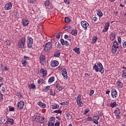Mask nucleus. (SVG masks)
<instances>
[{
	"label": "nucleus",
	"instance_id": "1",
	"mask_svg": "<svg viewBox=\"0 0 126 126\" xmlns=\"http://www.w3.org/2000/svg\"><path fill=\"white\" fill-rule=\"evenodd\" d=\"M93 69L96 72H100L101 74L104 73V67H103V65H102L101 63H97V64H94L93 66Z\"/></svg>",
	"mask_w": 126,
	"mask_h": 126
},
{
	"label": "nucleus",
	"instance_id": "2",
	"mask_svg": "<svg viewBox=\"0 0 126 126\" xmlns=\"http://www.w3.org/2000/svg\"><path fill=\"white\" fill-rule=\"evenodd\" d=\"M33 42L34 40L33 39V38L31 37H29L27 40L28 48H32Z\"/></svg>",
	"mask_w": 126,
	"mask_h": 126
},
{
	"label": "nucleus",
	"instance_id": "3",
	"mask_svg": "<svg viewBox=\"0 0 126 126\" xmlns=\"http://www.w3.org/2000/svg\"><path fill=\"white\" fill-rule=\"evenodd\" d=\"M24 45H25V37H22L21 40L18 43V46L21 49H23Z\"/></svg>",
	"mask_w": 126,
	"mask_h": 126
},
{
	"label": "nucleus",
	"instance_id": "4",
	"mask_svg": "<svg viewBox=\"0 0 126 126\" xmlns=\"http://www.w3.org/2000/svg\"><path fill=\"white\" fill-rule=\"evenodd\" d=\"M52 43L51 42H47L45 44V47L44 48V50L45 52H48V51H50L51 49H52Z\"/></svg>",
	"mask_w": 126,
	"mask_h": 126
},
{
	"label": "nucleus",
	"instance_id": "5",
	"mask_svg": "<svg viewBox=\"0 0 126 126\" xmlns=\"http://www.w3.org/2000/svg\"><path fill=\"white\" fill-rule=\"evenodd\" d=\"M81 25L84 28V29L86 31L87 30V27L89 26V24L88 22L85 21H82L81 22Z\"/></svg>",
	"mask_w": 126,
	"mask_h": 126
},
{
	"label": "nucleus",
	"instance_id": "6",
	"mask_svg": "<svg viewBox=\"0 0 126 126\" xmlns=\"http://www.w3.org/2000/svg\"><path fill=\"white\" fill-rule=\"evenodd\" d=\"M77 103L79 105V107H82L83 106V103H82V100H81V95L78 94L77 98Z\"/></svg>",
	"mask_w": 126,
	"mask_h": 126
},
{
	"label": "nucleus",
	"instance_id": "7",
	"mask_svg": "<svg viewBox=\"0 0 126 126\" xmlns=\"http://www.w3.org/2000/svg\"><path fill=\"white\" fill-rule=\"evenodd\" d=\"M24 106V101H19L17 104V108L18 110H22L23 107Z\"/></svg>",
	"mask_w": 126,
	"mask_h": 126
},
{
	"label": "nucleus",
	"instance_id": "8",
	"mask_svg": "<svg viewBox=\"0 0 126 126\" xmlns=\"http://www.w3.org/2000/svg\"><path fill=\"white\" fill-rule=\"evenodd\" d=\"M62 75H63L64 79L66 80V79H67V77H67V71H66V69L63 68L62 70Z\"/></svg>",
	"mask_w": 126,
	"mask_h": 126
},
{
	"label": "nucleus",
	"instance_id": "9",
	"mask_svg": "<svg viewBox=\"0 0 126 126\" xmlns=\"http://www.w3.org/2000/svg\"><path fill=\"white\" fill-rule=\"evenodd\" d=\"M12 7V3L11 2H8L5 6L4 8L5 10H9V9H11Z\"/></svg>",
	"mask_w": 126,
	"mask_h": 126
},
{
	"label": "nucleus",
	"instance_id": "10",
	"mask_svg": "<svg viewBox=\"0 0 126 126\" xmlns=\"http://www.w3.org/2000/svg\"><path fill=\"white\" fill-rule=\"evenodd\" d=\"M54 86L57 88L58 90H59V91H62L63 90V87L60 85V84L59 83V82L57 81L54 84Z\"/></svg>",
	"mask_w": 126,
	"mask_h": 126
},
{
	"label": "nucleus",
	"instance_id": "11",
	"mask_svg": "<svg viewBox=\"0 0 126 126\" xmlns=\"http://www.w3.org/2000/svg\"><path fill=\"white\" fill-rule=\"evenodd\" d=\"M111 95L113 98H117L118 96V93L117 92V90L115 89H113L111 91Z\"/></svg>",
	"mask_w": 126,
	"mask_h": 126
},
{
	"label": "nucleus",
	"instance_id": "12",
	"mask_svg": "<svg viewBox=\"0 0 126 126\" xmlns=\"http://www.w3.org/2000/svg\"><path fill=\"white\" fill-rule=\"evenodd\" d=\"M32 121L39 123L40 122V116H33L32 117Z\"/></svg>",
	"mask_w": 126,
	"mask_h": 126
},
{
	"label": "nucleus",
	"instance_id": "13",
	"mask_svg": "<svg viewBox=\"0 0 126 126\" xmlns=\"http://www.w3.org/2000/svg\"><path fill=\"white\" fill-rule=\"evenodd\" d=\"M60 41L62 45H65L66 47H68V46H69V43H68V42H67V41H64L63 39H61Z\"/></svg>",
	"mask_w": 126,
	"mask_h": 126
},
{
	"label": "nucleus",
	"instance_id": "14",
	"mask_svg": "<svg viewBox=\"0 0 126 126\" xmlns=\"http://www.w3.org/2000/svg\"><path fill=\"white\" fill-rule=\"evenodd\" d=\"M51 65L53 67H55V66H58L59 65V62L55 60L51 62Z\"/></svg>",
	"mask_w": 126,
	"mask_h": 126
},
{
	"label": "nucleus",
	"instance_id": "15",
	"mask_svg": "<svg viewBox=\"0 0 126 126\" xmlns=\"http://www.w3.org/2000/svg\"><path fill=\"white\" fill-rule=\"evenodd\" d=\"M40 73L42 74V77H45L46 75H47V70H45L44 69H41L40 70Z\"/></svg>",
	"mask_w": 126,
	"mask_h": 126
},
{
	"label": "nucleus",
	"instance_id": "16",
	"mask_svg": "<svg viewBox=\"0 0 126 126\" xmlns=\"http://www.w3.org/2000/svg\"><path fill=\"white\" fill-rule=\"evenodd\" d=\"M13 122H14L13 119H11L10 118H8V119H7V120H6V122L5 123V125H8V123H9V124H10V125H13Z\"/></svg>",
	"mask_w": 126,
	"mask_h": 126
},
{
	"label": "nucleus",
	"instance_id": "17",
	"mask_svg": "<svg viewBox=\"0 0 126 126\" xmlns=\"http://www.w3.org/2000/svg\"><path fill=\"white\" fill-rule=\"evenodd\" d=\"M39 59L40 63H45V62H46V57H45L44 55H41Z\"/></svg>",
	"mask_w": 126,
	"mask_h": 126
},
{
	"label": "nucleus",
	"instance_id": "18",
	"mask_svg": "<svg viewBox=\"0 0 126 126\" xmlns=\"http://www.w3.org/2000/svg\"><path fill=\"white\" fill-rule=\"evenodd\" d=\"M22 23H23V26H25V27L27 26V25L29 24V21L27 20L23 19L22 20Z\"/></svg>",
	"mask_w": 126,
	"mask_h": 126
},
{
	"label": "nucleus",
	"instance_id": "19",
	"mask_svg": "<svg viewBox=\"0 0 126 126\" xmlns=\"http://www.w3.org/2000/svg\"><path fill=\"white\" fill-rule=\"evenodd\" d=\"M110 38L111 41H114V40H115V38H116V33H115V32H111Z\"/></svg>",
	"mask_w": 126,
	"mask_h": 126
},
{
	"label": "nucleus",
	"instance_id": "20",
	"mask_svg": "<svg viewBox=\"0 0 126 126\" xmlns=\"http://www.w3.org/2000/svg\"><path fill=\"white\" fill-rule=\"evenodd\" d=\"M73 51H74L75 53L79 55L80 54V49L79 48L75 47L73 49Z\"/></svg>",
	"mask_w": 126,
	"mask_h": 126
},
{
	"label": "nucleus",
	"instance_id": "21",
	"mask_svg": "<svg viewBox=\"0 0 126 126\" xmlns=\"http://www.w3.org/2000/svg\"><path fill=\"white\" fill-rule=\"evenodd\" d=\"M22 64L23 66L25 67L27 65V61H26V59H23L21 60Z\"/></svg>",
	"mask_w": 126,
	"mask_h": 126
},
{
	"label": "nucleus",
	"instance_id": "22",
	"mask_svg": "<svg viewBox=\"0 0 126 126\" xmlns=\"http://www.w3.org/2000/svg\"><path fill=\"white\" fill-rule=\"evenodd\" d=\"M96 14L98 15V17L100 18L102 17L103 15H104L103 13H102V11L100 10H99L96 12Z\"/></svg>",
	"mask_w": 126,
	"mask_h": 126
},
{
	"label": "nucleus",
	"instance_id": "23",
	"mask_svg": "<svg viewBox=\"0 0 126 126\" xmlns=\"http://www.w3.org/2000/svg\"><path fill=\"white\" fill-rule=\"evenodd\" d=\"M114 114L116 115H120L121 114V110L120 108H117L114 111Z\"/></svg>",
	"mask_w": 126,
	"mask_h": 126
},
{
	"label": "nucleus",
	"instance_id": "24",
	"mask_svg": "<svg viewBox=\"0 0 126 126\" xmlns=\"http://www.w3.org/2000/svg\"><path fill=\"white\" fill-rule=\"evenodd\" d=\"M52 88H51L50 90V95H52V96H55L56 95V91Z\"/></svg>",
	"mask_w": 126,
	"mask_h": 126
},
{
	"label": "nucleus",
	"instance_id": "25",
	"mask_svg": "<svg viewBox=\"0 0 126 126\" xmlns=\"http://www.w3.org/2000/svg\"><path fill=\"white\" fill-rule=\"evenodd\" d=\"M38 106H40L41 108H45L46 107V104L42 103V102L40 101L38 103Z\"/></svg>",
	"mask_w": 126,
	"mask_h": 126
},
{
	"label": "nucleus",
	"instance_id": "26",
	"mask_svg": "<svg viewBox=\"0 0 126 126\" xmlns=\"http://www.w3.org/2000/svg\"><path fill=\"white\" fill-rule=\"evenodd\" d=\"M116 84L119 86V87H120V88H123V87H124V85L121 81H118Z\"/></svg>",
	"mask_w": 126,
	"mask_h": 126
},
{
	"label": "nucleus",
	"instance_id": "27",
	"mask_svg": "<svg viewBox=\"0 0 126 126\" xmlns=\"http://www.w3.org/2000/svg\"><path fill=\"white\" fill-rule=\"evenodd\" d=\"M71 34L74 36H76L77 35V30L76 29L73 30L71 32Z\"/></svg>",
	"mask_w": 126,
	"mask_h": 126
},
{
	"label": "nucleus",
	"instance_id": "28",
	"mask_svg": "<svg viewBox=\"0 0 126 126\" xmlns=\"http://www.w3.org/2000/svg\"><path fill=\"white\" fill-rule=\"evenodd\" d=\"M65 114L66 117H67L70 120L72 118V116L69 114V112L68 111L65 112Z\"/></svg>",
	"mask_w": 126,
	"mask_h": 126
},
{
	"label": "nucleus",
	"instance_id": "29",
	"mask_svg": "<svg viewBox=\"0 0 126 126\" xmlns=\"http://www.w3.org/2000/svg\"><path fill=\"white\" fill-rule=\"evenodd\" d=\"M39 123L41 124H44V123H45V118L42 116H40Z\"/></svg>",
	"mask_w": 126,
	"mask_h": 126
},
{
	"label": "nucleus",
	"instance_id": "30",
	"mask_svg": "<svg viewBox=\"0 0 126 126\" xmlns=\"http://www.w3.org/2000/svg\"><path fill=\"white\" fill-rule=\"evenodd\" d=\"M49 90H50L49 86H46L44 89H42V91L43 92H47V91H49Z\"/></svg>",
	"mask_w": 126,
	"mask_h": 126
},
{
	"label": "nucleus",
	"instance_id": "31",
	"mask_svg": "<svg viewBox=\"0 0 126 126\" xmlns=\"http://www.w3.org/2000/svg\"><path fill=\"white\" fill-rule=\"evenodd\" d=\"M97 40H98V37H97V36H94L92 38V42L93 44H95V43L97 42Z\"/></svg>",
	"mask_w": 126,
	"mask_h": 126
},
{
	"label": "nucleus",
	"instance_id": "32",
	"mask_svg": "<svg viewBox=\"0 0 126 126\" xmlns=\"http://www.w3.org/2000/svg\"><path fill=\"white\" fill-rule=\"evenodd\" d=\"M54 81H55V77L54 76L50 77L48 80V82H49V83H53Z\"/></svg>",
	"mask_w": 126,
	"mask_h": 126
},
{
	"label": "nucleus",
	"instance_id": "33",
	"mask_svg": "<svg viewBox=\"0 0 126 126\" xmlns=\"http://www.w3.org/2000/svg\"><path fill=\"white\" fill-rule=\"evenodd\" d=\"M0 67L2 70H8V68L6 66H3L2 64H0Z\"/></svg>",
	"mask_w": 126,
	"mask_h": 126
},
{
	"label": "nucleus",
	"instance_id": "34",
	"mask_svg": "<svg viewBox=\"0 0 126 126\" xmlns=\"http://www.w3.org/2000/svg\"><path fill=\"white\" fill-rule=\"evenodd\" d=\"M113 47H114L115 48H119V43L117 40H115L113 43Z\"/></svg>",
	"mask_w": 126,
	"mask_h": 126
},
{
	"label": "nucleus",
	"instance_id": "35",
	"mask_svg": "<svg viewBox=\"0 0 126 126\" xmlns=\"http://www.w3.org/2000/svg\"><path fill=\"white\" fill-rule=\"evenodd\" d=\"M117 49H118V48L115 47L114 46L112 47V52L113 54H116V52H117Z\"/></svg>",
	"mask_w": 126,
	"mask_h": 126
},
{
	"label": "nucleus",
	"instance_id": "36",
	"mask_svg": "<svg viewBox=\"0 0 126 126\" xmlns=\"http://www.w3.org/2000/svg\"><path fill=\"white\" fill-rule=\"evenodd\" d=\"M37 83H38V84H43L44 83V79L39 78L37 81Z\"/></svg>",
	"mask_w": 126,
	"mask_h": 126
},
{
	"label": "nucleus",
	"instance_id": "37",
	"mask_svg": "<svg viewBox=\"0 0 126 126\" xmlns=\"http://www.w3.org/2000/svg\"><path fill=\"white\" fill-rule=\"evenodd\" d=\"M61 55V52L60 51H57L54 54V57H56L57 58H59Z\"/></svg>",
	"mask_w": 126,
	"mask_h": 126
},
{
	"label": "nucleus",
	"instance_id": "38",
	"mask_svg": "<svg viewBox=\"0 0 126 126\" xmlns=\"http://www.w3.org/2000/svg\"><path fill=\"white\" fill-rule=\"evenodd\" d=\"M64 39H66L67 40H68L69 41H71V37L69 36H68V35L67 34H65L64 36Z\"/></svg>",
	"mask_w": 126,
	"mask_h": 126
},
{
	"label": "nucleus",
	"instance_id": "39",
	"mask_svg": "<svg viewBox=\"0 0 126 126\" xmlns=\"http://www.w3.org/2000/svg\"><path fill=\"white\" fill-rule=\"evenodd\" d=\"M65 23H69L70 22V18L68 17H65L64 18Z\"/></svg>",
	"mask_w": 126,
	"mask_h": 126
},
{
	"label": "nucleus",
	"instance_id": "40",
	"mask_svg": "<svg viewBox=\"0 0 126 126\" xmlns=\"http://www.w3.org/2000/svg\"><path fill=\"white\" fill-rule=\"evenodd\" d=\"M52 109H59L60 106L59 105H52Z\"/></svg>",
	"mask_w": 126,
	"mask_h": 126
},
{
	"label": "nucleus",
	"instance_id": "41",
	"mask_svg": "<svg viewBox=\"0 0 126 126\" xmlns=\"http://www.w3.org/2000/svg\"><path fill=\"white\" fill-rule=\"evenodd\" d=\"M116 106H117V102H116V101L114 102L113 103H112L110 104V107H111V108H115Z\"/></svg>",
	"mask_w": 126,
	"mask_h": 126
},
{
	"label": "nucleus",
	"instance_id": "42",
	"mask_svg": "<svg viewBox=\"0 0 126 126\" xmlns=\"http://www.w3.org/2000/svg\"><path fill=\"white\" fill-rule=\"evenodd\" d=\"M99 119H100L99 116H95L93 117L94 121H99Z\"/></svg>",
	"mask_w": 126,
	"mask_h": 126
},
{
	"label": "nucleus",
	"instance_id": "43",
	"mask_svg": "<svg viewBox=\"0 0 126 126\" xmlns=\"http://www.w3.org/2000/svg\"><path fill=\"white\" fill-rule=\"evenodd\" d=\"M54 113H56L57 114H61L63 113V110H55L54 111Z\"/></svg>",
	"mask_w": 126,
	"mask_h": 126
},
{
	"label": "nucleus",
	"instance_id": "44",
	"mask_svg": "<svg viewBox=\"0 0 126 126\" xmlns=\"http://www.w3.org/2000/svg\"><path fill=\"white\" fill-rule=\"evenodd\" d=\"M50 1H49V0H46L44 2V4H45V6H49V5H50Z\"/></svg>",
	"mask_w": 126,
	"mask_h": 126
},
{
	"label": "nucleus",
	"instance_id": "45",
	"mask_svg": "<svg viewBox=\"0 0 126 126\" xmlns=\"http://www.w3.org/2000/svg\"><path fill=\"white\" fill-rule=\"evenodd\" d=\"M36 88V86H35L34 84H31L30 85V88L31 89H34V88Z\"/></svg>",
	"mask_w": 126,
	"mask_h": 126
},
{
	"label": "nucleus",
	"instance_id": "46",
	"mask_svg": "<svg viewBox=\"0 0 126 126\" xmlns=\"http://www.w3.org/2000/svg\"><path fill=\"white\" fill-rule=\"evenodd\" d=\"M109 27H110V23L107 22L105 23V28L108 30L109 29Z\"/></svg>",
	"mask_w": 126,
	"mask_h": 126
},
{
	"label": "nucleus",
	"instance_id": "47",
	"mask_svg": "<svg viewBox=\"0 0 126 126\" xmlns=\"http://www.w3.org/2000/svg\"><path fill=\"white\" fill-rule=\"evenodd\" d=\"M62 32H59L58 33V34L56 35V38H57V39H60V38H61V34H62Z\"/></svg>",
	"mask_w": 126,
	"mask_h": 126
},
{
	"label": "nucleus",
	"instance_id": "48",
	"mask_svg": "<svg viewBox=\"0 0 126 126\" xmlns=\"http://www.w3.org/2000/svg\"><path fill=\"white\" fill-rule=\"evenodd\" d=\"M68 102H67V101H65V102L61 103V105H62V106H65L66 105H68Z\"/></svg>",
	"mask_w": 126,
	"mask_h": 126
},
{
	"label": "nucleus",
	"instance_id": "49",
	"mask_svg": "<svg viewBox=\"0 0 126 126\" xmlns=\"http://www.w3.org/2000/svg\"><path fill=\"white\" fill-rule=\"evenodd\" d=\"M5 42H6V45H8V46H10V45L11 44V43L10 42V41H9V40L6 39L5 40Z\"/></svg>",
	"mask_w": 126,
	"mask_h": 126
},
{
	"label": "nucleus",
	"instance_id": "50",
	"mask_svg": "<svg viewBox=\"0 0 126 126\" xmlns=\"http://www.w3.org/2000/svg\"><path fill=\"white\" fill-rule=\"evenodd\" d=\"M16 96L19 97V98H21V97H22V94H21L20 93H17L16 94Z\"/></svg>",
	"mask_w": 126,
	"mask_h": 126
},
{
	"label": "nucleus",
	"instance_id": "51",
	"mask_svg": "<svg viewBox=\"0 0 126 126\" xmlns=\"http://www.w3.org/2000/svg\"><path fill=\"white\" fill-rule=\"evenodd\" d=\"M87 122H93V119L90 117H89L87 119Z\"/></svg>",
	"mask_w": 126,
	"mask_h": 126
},
{
	"label": "nucleus",
	"instance_id": "52",
	"mask_svg": "<svg viewBox=\"0 0 126 126\" xmlns=\"http://www.w3.org/2000/svg\"><path fill=\"white\" fill-rule=\"evenodd\" d=\"M9 112H13L14 111V107H9Z\"/></svg>",
	"mask_w": 126,
	"mask_h": 126
},
{
	"label": "nucleus",
	"instance_id": "53",
	"mask_svg": "<svg viewBox=\"0 0 126 126\" xmlns=\"http://www.w3.org/2000/svg\"><path fill=\"white\" fill-rule=\"evenodd\" d=\"M48 126H55V124H54V123H52V122H49L48 123Z\"/></svg>",
	"mask_w": 126,
	"mask_h": 126
},
{
	"label": "nucleus",
	"instance_id": "54",
	"mask_svg": "<svg viewBox=\"0 0 126 126\" xmlns=\"http://www.w3.org/2000/svg\"><path fill=\"white\" fill-rule=\"evenodd\" d=\"M50 122H54L55 121V120H56V117H51L50 118Z\"/></svg>",
	"mask_w": 126,
	"mask_h": 126
},
{
	"label": "nucleus",
	"instance_id": "55",
	"mask_svg": "<svg viewBox=\"0 0 126 126\" xmlns=\"http://www.w3.org/2000/svg\"><path fill=\"white\" fill-rule=\"evenodd\" d=\"M57 48V49H62V44L61 43H58Z\"/></svg>",
	"mask_w": 126,
	"mask_h": 126
},
{
	"label": "nucleus",
	"instance_id": "56",
	"mask_svg": "<svg viewBox=\"0 0 126 126\" xmlns=\"http://www.w3.org/2000/svg\"><path fill=\"white\" fill-rule=\"evenodd\" d=\"M118 43H120V44L122 43V38H121V37H118Z\"/></svg>",
	"mask_w": 126,
	"mask_h": 126
},
{
	"label": "nucleus",
	"instance_id": "57",
	"mask_svg": "<svg viewBox=\"0 0 126 126\" xmlns=\"http://www.w3.org/2000/svg\"><path fill=\"white\" fill-rule=\"evenodd\" d=\"M64 2L66 4H69V3H70L69 0H64Z\"/></svg>",
	"mask_w": 126,
	"mask_h": 126
},
{
	"label": "nucleus",
	"instance_id": "58",
	"mask_svg": "<svg viewBox=\"0 0 126 126\" xmlns=\"http://www.w3.org/2000/svg\"><path fill=\"white\" fill-rule=\"evenodd\" d=\"M93 21H94V22H96V21H97V20H98V18H97L96 17H94L92 19Z\"/></svg>",
	"mask_w": 126,
	"mask_h": 126
},
{
	"label": "nucleus",
	"instance_id": "59",
	"mask_svg": "<svg viewBox=\"0 0 126 126\" xmlns=\"http://www.w3.org/2000/svg\"><path fill=\"white\" fill-rule=\"evenodd\" d=\"M94 90H91L90 92V96H92V95H93V94H94Z\"/></svg>",
	"mask_w": 126,
	"mask_h": 126
},
{
	"label": "nucleus",
	"instance_id": "60",
	"mask_svg": "<svg viewBox=\"0 0 126 126\" xmlns=\"http://www.w3.org/2000/svg\"><path fill=\"white\" fill-rule=\"evenodd\" d=\"M61 124V123L59 122H57L55 124L54 126H60V125Z\"/></svg>",
	"mask_w": 126,
	"mask_h": 126
},
{
	"label": "nucleus",
	"instance_id": "61",
	"mask_svg": "<svg viewBox=\"0 0 126 126\" xmlns=\"http://www.w3.org/2000/svg\"><path fill=\"white\" fill-rule=\"evenodd\" d=\"M88 113H89V109H85V112H84L85 115H86V114H87Z\"/></svg>",
	"mask_w": 126,
	"mask_h": 126
},
{
	"label": "nucleus",
	"instance_id": "62",
	"mask_svg": "<svg viewBox=\"0 0 126 126\" xmlns=\"http://www.w3.org/2000/svg\"><path fill=\"white\" fill-rule=\"evenodd\" d=\"M122 78H123V79H125L126 78V75L125 74H122Z\"/></svg>",
	"mask_w": 126,
	"mask_h": 126
},
{
	"label": "nucleus",
	"instance_id": "63",
	"mask_svg": "<svg viewBox=\"0 0 126 126\" xmlns=\"http://www.w3.org/2000/svg\"><path fill=\"white\" fill-rule=\"evenodd\" d=\"M122 74L126 75V70H122Z\"/></svg>",
	"mask_w": 126,
	"mask_h": 126
},
{
	"label": "nucleus",
	"instance_id": "64",
	"mask_svg": "<svg viewBox=\"0 0 126 126\" xmlns=\"http://www.w3.org/2000/svg\"><path fill=\"white\" fill-rule=\"evenodd\" d=\"M123 47H124V48H126V41L124 42Z\"/></svg>",
	"mask_w": 126,
	"mask_h": 126
}]
</instances>
